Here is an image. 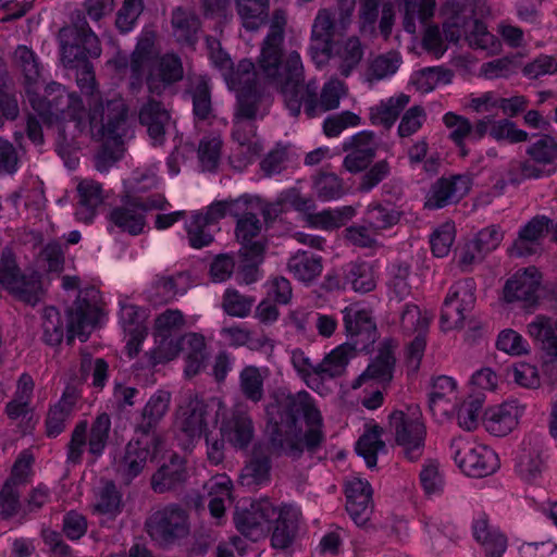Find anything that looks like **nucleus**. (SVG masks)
Instances as JSON below:
<instances>
[{"label":"nucleus","instance_id":"nucleus-51","mask_svg":"<svg viewBox=\"0 0 557 557\" xmlns=\"http://www.w3.org/2000/svg\"><path fill=\"white\" fill-rule=\"evenodd\" d=\"M404 5V28L409 34L417 30V22L423 24L434 14L435 0H396Z\"/></svg>","mask_w":557,"mask_h":557},{"label":"nucleus","instance_id":"nucleus-13","mask_svg":"<svg viewBox=\"0 0 557 557\" xmlns=\"http://www.w3.org/2000/svg\"><path fill=\"white\" fill-rule=\"evenodd\" d=\"M0 286L30 305L37 304L42 295L38 276H23L12 251L8 249L3 250L0 257Z\"/></svg>","mask_w":557,"mask_h":557},{"label":"nucleus","instance_id":"nucleus-44","mask_svg":"<svg viewBox=\"0 0 557 557\" xmlns=\"http://www.w3.org/2000/svg\"><path fill=\"white\" fill-rule=\"evenodd\" d=\"M528 334L540 344L545 354L554 360H557V335L555 334V323L546 315L539 314L527 326Z\"/></svg>","mask_w":557,"mask_h":557},{"label":"nucleus","instance_id":"nucleus-11","mask_svg":"<svg viewBox=\"0 0 557 557\" xmlns=\"http://www.w3.org/2000/svg\"><path fill=\"white\" fill-rule=\"evenodd\" d=\"M450 455L459 469L469 476H487L499 468L498 456L494 450L466 438L453 440Z\"/></svg>","mask_w":557,"mask_h":557},{"label":"nucleus","instance_id":"nucleus-27","mask_svg":"<svg viewBox=\"0 0 557 557\" xmlns=\"http://www.w3.org/2000/svg\"><path fill=\"white\" fill-rule=\"evenodd\" d=\"M128 113L125 114V125L123 134L115 136L114 134H104L97 136L92 131L87 127L90 136L102 144L101 149L95 156V166L99 172H108L109 169L119 161L123 156L124 139L131 136V128L128 123Z\"/></svg>","mask_w":557,"mask_h":557},{"label":"nucleus","instance_id":"nucleus-29","mask_svg":"<svg viewBox=\"0 0 557 557\" xmlns=\"http://www.w3.org/2000/svg\"><path fill=\"white\" fill-rule=\"evenodd\" d=\"M430 409L436 414H449L456 411L459 403L457 382L447 375L433 380L430 392Z\"/></svg>","mask_w":557,"mask_h":557},{"label":"nucleus","instance_id":"nucleus-23","mask_svg":"<svg viewBox=\"0 0 557 557\" xmlns=\"http://www.w3.org/2000/svg\"><path fill=\"white\" fill-rule=\"evenodd\" d=\"M335 21L333 13L327 9H320L313 20L311 28L310 54L318 66L327 62V49L333 44Z\"/></svg>","mask_w":557,"mask_h":557},{"label":"nucleus","instance_id":"nucleus-6","mask_svg":"<svg viewBox=\"0 0 557 557\" xmlns=\"http://www.w3.org/2000/svg\"><path fill=\"white\" fill-rule=\"evenodd\" d=\"M153 42L140 39L131 59V88L139 89L146 78L150 92L160 95L166 87L183 77V66L178 57L165 54L153 60Z\"/></svg>","mask_w":557,"mask_h":557},{"label":"nucleus","instance_id":"nucleus-19","mask_svg":"<svg viewBox=\"0 0 557 557\" xmlns=\"http://www.w3.org/2000/svg\"><path fill=\"white\" fill-rule=\"evenodd\" d=\"M96 292L90 290L81 293L69 310L67 320V339L72 342L78 336L81 341H86L94 325L99 320L100 309L96 300H89L87 297H95Z\"/></svg>","mask_w":557,"mask_h":557},{"label":"nucleus","instance_id":"nucleus-31","mask_svg":"<svg viewBox=\"0 0 557 557\" xmlns=\"http://www.w3.org/2000/svg\"><path fill=\"white\" fill-rule=\"evenodd\" d=\"M475 541L484 548L486 557H502L507 548L506 536L491 525L485 516H479L472 524Z\"/></svg>","mask_w":557,"mask_h":557},{"label":"nucleus","instance_id":"nucleus-42","mask_svg":"<svg viewBox=\"0 0 557 557\" xmlns=\"http://www.w3.org/2000/svg\"><path fill=\"white\" fill-rule=\"evenodd\" d=\"M288 271L302 283H310L322 273V258L315 253L298 250L287 263Z\"/></svg>","mask_w":557,"mask_h":557},{"label":"nucleus","instance_id":"nucleus-15","mask_svg":"<svg viewBox=\"0 0 557 557\" xmlns=\"http://www.w3.org/2000/svg\"><path fill=\"white\" fill-rule=\"evenodd\" d=\"M168 205L165 198L160 195L150 196L147 199H134L113 208L109 214L110 222L121 231L136 236L143 233L146 226V212L156 209H164Z\"/></svg>","mask_w":557,"mask_h":557},{"label":"nucleus","instance_id":"nucleus-16","mask_svg":"<svg viewBox=\"0 0 557 557\" xmlns=\"http://www.w3.org/2000/svg\"><path fill=\"white\" fill-rule=\"evenodd\" d=\"M210 59L218 67L230 89L237 94L252 89L257 86V73L255 65L249 60H242L236 69L233 66L231 58L221 49L210 46Z\"/></svg>","mask_w":557,"mask_h":557},{"label":"nucleus","instance_id":"nucleus-5","mask_svg":"<svg viewBox=\"0 0 557 557\" xmlns=\"http://www.w3.org/2000/svg\"><path fill=\"white\" fill-rule=\"evenodd\" d=\"M267 100L258 87L237 94L232 136L238 147L231 158L234 168L243 170L261 152L255 121L265 113Z\"/></svg>","mask_w":557,"mask_h":557},{"label":"nucleus","instance_id":"nucleus-22","mask_svg":"<svg viewBox=\"0 0 557 557\" xmlns=\"http://www.w3.org/2000/svg\"><path fill=\"white\" fill-rule=\"evenodd\" d=\"M345 494L347 512L357 525H364L373 507L371 485L359 476H350L345 483Z\"/></svg>","mask_w":557,"mask_h":557},{"label":"nucleus","instance_id":"nucleus-64","mask_svg":"<svg viewBox=\"0 0 557 557\" xmlns=\"http://www.w3.org/2000/svg\"><path fill=\"white\" fill-rule=\"evenodd\" d=\"M188 277L184 273H177L173 276H162L156 282L157 295L160 302H169L183 295L187 289Z\"/></svg>","mask_w":557,"mask_h":557},{"label":"nucleus","instance_id":"nucleus-20","mask_svg":"<svg viewBox=\"0 0 557 557\" xmlns=\"http://www.w3.org/2000/svg\"><path fill=\"white\" fill-rule=\"evenodd\" d=\"M541 273L536 268L530 267L517 271L510 276L503 288L506 302H521L524 307H532L537 302Z\"/></svg>","mask_w":557,"mask_h":557},{"label":"nucleus","instance_id":"nucleus-48","mask_svg":"<svg viewBox=\"0 0 557 557\" xmlns=\"http://www.w3.org/2000/svg\"><path fill=\"white\" fill-rule=\"evenodd\" d=\"M14 62L22 70L27 83V97L30 102V96L37 95V84L40 77V66L36 54L27 46L20 45L14 51Z\"/></svg>","mask_w":557,"mask_h":557},{"label":"nucleus","instance_id":"nucleus-17","mask_svg":"<svg viewBox=\"0 0 557 557\" xmlns=\"http://www.w3.org/2000/svg\"><path fill=\"white\" fill-rule=\"evenodd\" d=\"M162 448L163 441L157 435H145L137 441L129 442L119 465V471L126 479H134L143 471L149 457H157Z\"/></svg>","mask_w":557,"mask_h":557},{"label":"nucleus","instance_id":"nucleus-39","mask_svg":"<svg viewBox=\"0 0 557 557\" xmlns=\"http://www.w3.org/2000/svg\"><path fill=\"white\" fill-rule=\"evenodd\" d=\"M359 206H342L334 209H324L317 213H308L306 222L313 228L332 231L344 226L358 211Z\"/></svg>","mask_w":557,"mask_h":557},{"label":"nucleus","instance_id":"nucleus-4","mask_svg":"<svg viewBox=\"0 0 557 557\" xmlns=\"http://www.w3.org/2000/svg\"><path fill=\"white\" fill-rule=\"evenodd\" d=\"M301 519L297 505L276 506L268 498L255 500L248 508L237 509L234 516L237 530L252 541L265 537L271 531V544L277 549H285L294 543Z\"/></svg>","mask_w":557,"mask_h":557},{"label":"nucleus","instance_id":"nucleus-32","mask_svg":"<svg viewBox=\"0 0 557 557\" xmlns=\"http://www.w3.org/2000/svg\"><path fill=\"white\" fill-rule=\"evenodd\" d=\"M221 336L234 347L247 346L251 350H272L274 342L265 334L256 335L243 324L234 323L221 330Z\"/></svg>","mask_w":557,"mask_h":557},{"label":"nucleus","instance_id":"nucleus-49","mask_svg":"<svg viewBox=\"0 0 557 557\" xmlns=\"http://www.w3.org/2000/svg\"><path fill=\"white\" fill-rule=\"evenodd\" d=\"M237 14L247 30H257L265 24L269 0H236Z\"/></svg>","mask_w":557,"mask_h":557},{"label":"nucleus","instance_id":"nucleus-43","mask_svg":"<svg viewBox=\"0 0 557 557\" xmlns=\"http://www.w3.org/2000/svg\"><path fill=\"white\" fill-rule=\"evenodd\" d=\"M528 334L540 344L545 354L554 360H557V335L555 334V323L546 315L539 314L527 326Z\"/></svg>","mask_w":557,"mask_h":557},{"label":"nucleus","instance_id":"nucleus-34","mask_svg":"<svg viewBox=\"0 0 557 557\" xmlns=\"http://www.w3.org/2000/svg\"><path fill=\"white\" fill-rule=\"evenodd\" d=\"M170 114L159 101L149 100L139 110V121L154 144H161L165 128L170 124Z\"/></svg>","mask_w":557,"mask_h":557},{"label":"nucleus","instance_id":"nucleus-61","mask_svg":"<svg viewBox=\"0 0 557 557\" xmlns=\"http://www.w3.org/2000/svg\"><path fill=\"white\" fill-rule=\"evenodd\" d=\"M313 189L319 199L323 201L336 200L346 193L344 182L334 173H322L313 183Z\"/></svg>","mask_w":557,"mask_h":557},{"label":"nucleus","instance_id":"nucleus-52","mask_svg":"<svg viewBox=\"0 0 557 557\" xmlns=\"http://www.w3.org/2000/svg\"><path fill=\"white\" fill-rule=\"evenodd\" d=\"M422 522L428 535L426 541L432 552L436 555L447 552L451 546V541L448 536L449 523L444 522L437 516H424Z\"/></svg>","mask_w":557,"mask_h":557},{"label":"nucleus","instance_id":"nucleus-1","mask_svg":"<svg viewBox=\"0 0 557 557\" xmlns=\"http://www.w3.org/2000/svg\"><path fill=\"white\" fill-rule=\"evenodd\" d=\"M88 109L79 96L58 83L48 84L42 96L32 95L30 106L50 126L66 139L76 137L89 127L97 136L123 134L128 108L119 92H102L97 88L95 73L84 65L76 77Z\"/></svg>","mask_w":557,"mask_h":557},{"label":"nucleus","instance_id":"nucleus-55","mask_svg":"<svg viewBox=\"0 0 557 557\" xmlns=\"http://www.w3.org/2000/svg\"><path fill=\"white\" fill-rule=\"evenodd\" d=\"M451 78V71L441 66H433L414 73L411 77V84L418 91L428 94L442 84H449Z\"/></svg>","mask_w":557,"mask_h":557},{"label":"nucleus","instance_id":"nucleus-38","mask_svg":"<svg viewBox=\"0 0 557 557\" xmlns=\"http://www.w3.org/2000/svg\"><path fill=\"white\" fill-rule=\"evenodd\" d=\"M542 441L534 438L523 442V448L518 457L517 471L527 481L535 480L544 469Z\"/></svg>","mask_w":557,"mask_h":557},{"label":"nucleus","instance_id":"nucleus-7","mask_svg":"<svg viewBox=\"0 0 557 557\" xmlns=\"http://www.w3.org/2000/svg\"><path fill=\"white\" fill-rule=\"evenodd\" d=\"M223 408L224 401L220 397L203 399L189 395L178 404L174 426L185 449L207 435L209 426L215 424Z\"/></svg>","mask_w":557,"mask_h":557},{"label":"nucleus","instance_id":"nucleus-59","mask_svg":"<svg viewBox=\"0 0 557 557\" xmlns=\"http://www.w3.org/2000/svg\"><path fill=\"white\" fill-rule=\"evenodd\" d=\"M210 226L209 222L202 216V211H196L190 215V219L185 223V228L188 243L193 248L200 249L212 243L213 236Z\"/></svg>","mask_w":557,"mask_h":557},{"label":"nucleus","instance_id":"nucleus-21","mask_svg":"<svg viewBox=\"0 0 557 557\" xmlns=\"http://www.w3.org/2000/svg\"><path fill=\"white\" fill-rule=\"evenodd\" d=\"M258 213L237 220L236 237L242 244L240 252L249 265H257L263 259L265 238Z\"/></svg>","mask_w":557,"mask_h":557},{"label":"nucleus","instance_id":"nucleus-57","mask_svg":"<svg viewBox=\"0 0 557 557\" xmlns=\"http://www.w3.org/2000/svg\"><path fill=\"white\" fill-rule=\"evenodd\" d=\"M528 156L535 163L549 166L548 170H553V173L557 169V139L544 135L536 141H534L531 146H529L527 150Z\"/></svg>","mask_w":557,"mask_h":557},{"label":"nucleus","instance_id":"nucleus-56","mask_svg":"<svg viewBox=\"0 0 557 557\" xmlns=\"http://www.w3.org/2000/svg\"><path fill=\"white\" fill-rule=\"evenodd\" d=\"M75 403L74 394H64L58 404L49 410L46 421L49 436H57L64 430L65 422L70 418Z\"/></svg>","mask_w":557,"mask_h":557},{"label":"nucleus","instance_id":"nucleus-30","mask_svg":"<svg viewBox=\"0 0 557 557\" xmlns=\"http://www.w3.org/2000/svg\"><path fill=\"white\" fill-rule=\"evenodd\" d=\"M77 193L79 200L75 212L76 219L90 223L103 201L102 187L91 178H83L77 184Z\"/></svg>","mask_w":557,"mask_h":557},{"label":"nucleus","instance_id":"nucleus-26","mask_svg":"<svg viewBox=\"0 0 557 557\" xmlns=\"http://www.w3.org/2000/svg\"><path fill=\"white\" fill-rule=\"evenodd\" d=\"M524 409L517 399L505 401L485 412L484 426L492 435L505 436L518 425Z\"/></svg>","mask_w":557,"mask_h":557},{"label":"nucleus","instance_id":"nucleus-45","mask_svg":"<svg viewBox=\"0 0 557 557\" xmlns=\"http://www.w3.org/2000/svg\"><path fill=\"white\" fill-rule=\"evenodd\" d=\"M209 496V510L213 518L224 516L226 504L231 502L232 480L226 474H216L206 484Z\"/></svg>","mask_w":557,"mask_h":557},{"label":"nucleus","instance_id":"nucleus-36","mask_svg":"<svg viewBox=\"0 0 557 557\" xmlns=\"http://www.w3.org/2000/svg\"><path fill=\"white\" fill-rule=\"evenodd\" d=\"M395 357L388 346L380 348L376 357L362 374L354 382L352 387L358 388L366 382L373 380L377 383H387L393 377Z\"/></svg>","mask_w":557,"mask_h":557},{"label":"nucleus","instance_id":"nucleus-54","mask_svg":"<svg viewBox=\"0 0 557 557\" xmlns=\"http://www.w3.org/2000/svg\"><path fill=\"white\" fill-rule=\"evenodd\" d=\"M382 432L380 426L372 425L366 430L356 444L357 453L363 457L369 468H373L376 465L377 454L385 449V444L381 440Z\"/></svg>","mask_w":557,"mask_h":557},{"label":"nucleus","instance_id":"nucleus-9","mask_svg":"<svg viewBox=\"0 0 557 557\" xmlns=\"http://www.w3.org/2000/svg\"><path fill=\"white\" fill-rule=\"evenodd\" d=\"M184 325L185 318L178 309H166L156 317L152 332L154 347L148 352L150 366L164 363L177 357L182 349L181 331Z\"/></svg>","mask_w":557,"mask_h":557},{"label":"nucleus","instance_id":"nucleus-24","mask_svg":"<svg viewBox=\"0 0 557 557\" xmlns=\"http://www.w3.org/2000/svg\"><path fill=\"white\" fill-rule=\"evenodd\" d=\"M146 311L133 304H123L120 311V323L127 337L126 349L131 358L135 357L147 336Z\"/></svg>","mask_w":557,"mask_h":557},{"label":"nucleus","instance_id":"nucleus-28","mask_svg":"<svg viewBox=\"0 0 557 557\" xmlns=\"http://www.w3.org/2000/svg\"><path fill=\"white\" fill-rule=\"evenodd\" d=\"M364 54L363 46L356 36L333 42L327 49V60L332 58L344 76H349Z\"/></svg>","mask_w":557,"mask_h":557},{"label":"nucleus","instance_id":"nucleus-33","mask_svg":"<svg viewBox=\"0 0 557 557\" xmlns=\"http://www.w3.org/2000/svg\"><path fill=\"white\" fill-rule=\"evenodd\" d=\"M548 225L547 218H533L519 232V236L511 247V255L523 257L534 253L537 242L548 232Z\"/></svg>","mask_w":557,"mask_h":557},{"label":"nucleus","instance_id":"nucleus-60","mask_svg":"<svg viewBox=\"0 0 557 557\" xmlns=\"http://www.w3.org/2000/svg\"><path fill=\"white\" fill-rule=\"evenodd\" d=\"M110 429L111 420L107 413L99 414L92 422L88 437V453L95 459L103 454Z\"/></svg>","mask_w":557,"mask_h":557},{"label":"nucleus","instance_id":"nucleus-8","mask_svg":"<svg viewBox=\"0 0 557 557\" xmlns=\"http://www.w3.org/2000/svg\"><path fill=\"white\" fill-rule=\"evenodd\" d=\"M444 11L449 15L444 24L445 39L457 42L465 34L469 45L473 48L495 54L500 49V42L491 34L485 24L471 20L474 8L472 0H448Z\"/></svg>","mask_w":557,"mask_h":557},{"label":"nucleus","instance_id":"nucleus-25","mask_svg":"<svg viewBox=\"0 0 557 557\" xmlns=\"http://www.w3.org/2000/svg\"><path fill=\"white\" fill-rule=\"evenodd\" d=\"M349 150L343 160V166L349 173H360L366 170L375 157L376 144L370 132H361L349 138L344 145Z\"/></svg>","mask_w":557,"mask_h":557},{"label":"nucleus","instance_id":"nucleus-47","mask_svg":"<svg viewBox=\"0 0 557 557\" xmlns=\"http://www.w3.org/2000/svg\"><path fill=\"white\" fill-rule=\"evenodd\" d=\"M122 506L121 493L112 482H107L96 496L94 513L104 523L114 520L121 513Z\"/></svg>","mask_w":557,"mask_h":557},{"label":"nucleus","instance_id":"nucleus-58","mask_svg":"<svg viewBox=\"0 0 557 557\" xmlns=\"http://www.w3.org/2000/svg\"><path fill=\"white\" fill-rule=\"evenodd\" d=\"M388 294L397 301L411 294L410 267L407 263L397 262L389 267Z\"/></svg>","mask_w":557,"mask_h":557},{"label":"nucleus","instance_id":"nucleus-2","mask_svg":"<svg viewBox=\"0 0 557 557\" xmlns=\"http://www.w3.org/2000/svg\"><path fill=\"white\" fill-rule=\"evenodd\" d=\"M269 443L253 448L240 472V484L250 488L270 482V457H299L305 448L313 449L323 440V419L314 399L306 391L276 398L267 407Z\"/></svg>","mask_w":557,"mask_h":557},{"label":"nucleus","instance_id":"nucleus-18","mask_svg":"<svg viewBox=\"0 0 557 557\" xmlns=\"http://www.w3.org/2000/svg\"><path fill=\"white\" fill-rule=\"evenodd\" d=\"M472 183V176L467 173L441 177L431 186L426 195L425 207L441 209L458 202L470 191Z\"/></svg>","mask_w":557,"mask_h":557},{"label":"nucleus","instance_id":"nucleus-46","mask_svg":"<svg viewBox=\"0 0 557 557\" xmlns=\"http://www.w3.org/2000/svg\"><path fill=\"white\" fill-rule=\"evenodd\" d=\"M409 101L410 97L403 92L380 101V103L370 108L372 124L389 128Z\"/></svg>","mask_w":557,"mask_h":557},{"label":"nucleus","instance_id":"nucleus-35","mask_svg":"<svg viewBox=\"0 0 557 557\" xmlns=\"http://www.w3.org/2000/svg\"><path fill=\"white\" fill-rule=\"evenodd\" d=\"M186 480V467L183 458L172 455L168 463H163L152 475L151 486L156 493H164L175 488Z\"/></svg>","mask_w":557,"mask_h":557},{"label":"nucleus","instance_id":"nucleus-62","mask_svg":"<svg viewBox=\"0 0 557 557\" xmlns=\"http://www.w3.org/2000/svg\"><path fill=\"white\" fill-rule=\"evenodd\" d=\"M443 122L449 129V138L460 148L463 156L467 154L465 141L467 138H470L472 133L470 120L454 112H447L443 116Z\"/></svg>","mask_w":557,"mask_h":557},{"label":"nucleus","instance_id":"nucleus-40","mask_svg":"<svg viewBox=\"0 0 557 557\" xmlns=\"http://www.w3.org/2000/svg\"><path fill=\"white\" fill-rule=\"evenodd\" d=\"M344 285L360 294L372 292L376 287L374 267L364 261L348 263L344 269Z\"/></svg>","mask_w":557,"mask_h":557},{"label":"nucleus","instance_id":"nucleus-37","mask_svg":"<svg viewBox=\"0 0 557 557\" xmlns=\"http://www.w3.org/2000/svg\"><path fill=\"white\" fill-rule=\"evenodd\" d=\"M343 323L347 335L358 336L366 334L370 339L375 331V322L371 311L360 304H351L343 310Z\"/></svg>","mask_w":557,"mask_h":557},{"label":"nucleus","instance_id":"nucleus-10","mask_svg":"<svg viewBox=\"0 0 557 557\" xmlns=\"http://www.w3.org/2000/svg\"><path fill=\"white\" fill-rule=\"evenodd\" d=\"M389 425L406 458L410 461L419 459L423 453L426 435L420 409L408 407L405 411H394L389 416Z\"/></svg>","mask_w":557,"mask_h":557},{"label":"nucleus","instance_id":"nucleus-53","mask_svg":"<svg viewBox=\"0 0 557 557\" xmlns=\"http://www.w3.org/2000/svg\"><path fill=\"white\" fill-rule=\"evenodd\" d=\"M267 373V369H260L255 366H247L240 371L239 387L248 400L259 403L263 398V383Z\"/></svg>","mask_w":557,"mask_h":557},{"label":"nucleus","instance_id":"nucleus-63","mask_svg":"<svg viewBox=\"0 0 557 557\" xmlns=\"http://www.w3.org/2000/svg\"><path fill=\"white\" fill-rule=\"evenodd\" d=\"M401 63L397 52H388L376 57L368 69L367 78L369 82L385 79L394 75Z\"/></svg>","mask_w":557,"mask_h":557},{"label":"nucleus","instance_id":"nucleus-3","mask_svg":"<svg viewBox=\"0 0 557 557\" xmlns=\"http://www.w3.org/2000/svg\"><path fill=\"white\" fill-rule=\"evenodd\" d=\"M285 25V14L275 11L259 57L262 73L280 87L285 107L293 116H298L302 107L310 119L338 108L342 97L347 91L344 82L337 78L330 79L323 85L318 98L317 87L304 84V67L299 53L290 51L284 61L282 60Z\"/></svg>","mask_w":557,"mask_h":557},{"label":"nucleus","instance_id":"nucleus-14","mask_svg":"<svg viewBox=\"0 0 557 557\" xmlns=\"http://www.w3.org/2000/svg\"><path fill=\"white\" fill-rule=\"evenodd\" d=\"M220 436L232 448L245 450L255 438V424L249 412L237 405L231 409L224 404L221 416L216 419Z\"/></svg>","mask_w":557,"mask_h":557},{"label":"nucleus","instance_id":"nucleus-50","mask_svg":"<svg viewBox=\"0 0 557 557\" xmlns=\"http://www.w3.org/2000/svg\"><path fill=\"white\" fill-rule=\"evenodd\" d=\"M171 403V393L164 389H158L156 391L148 401L146 403L145 407L143 408L141 412V424L140 428L147 432L150 429L154 428L166 414L169 411Z\"/></svg>","mask_w":557,"mask_h":557},{"label":"nucleus","instance_id":"nucleus-12","mask_svg":"<svg viewBox=\"0 0 557 557\" xmlns=\"http://www.w3.org/2000/svg\"><path fill=\"white\" fill-rule=\"evenodd\" d=\"M147 531L160 545H171L187 536L189 520L187 510L178 505H169L153 512L147 520Z\"/></svg>","mask_w":557,"mask_h":557},{"label":"nucleus","instance_id":"nucleus-41","mask_svg":"<svg viewBox=\"0 0 557 557\" xmlns=\"http://www.w3.org/2000/svg\"><path fill=\"white\" fill-rule=\"evenodd\" d=\"M356 355L355 347L350 344H342L331 350L317 364L318 376L320 379H334L342 375L351 358Z\"/></svg>","mask_w":557,"mask_h":557}]
</instances>
